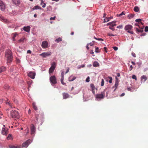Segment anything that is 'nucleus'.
Returning a JSON list of instances; mask_svg holds the SVG:
<instances>
[{
	"instance_id": "1",
	"label": "nucleus",
	"mask_w": 148,
	"mask_h": 148,
	"mask_svg": "<svg viewBox=\"0 0 148 148\" xmlns=\"http://www.w3.org/2000/svg\"><path fill=\"white\" fill-rule=\"evenodd\" d=\"M5 58L8 63H10L12 61L13 58L12 53L11 51L9 49H7L5 51Z\"/></svg>"
},
{
	"instance_id": "2",
	"label": "nucleus",
	"mask_w": 148,
	"mask_h": 148,
	"mask_svg": "<svg viewBox=\"0 0 148 148\" xmlns=\"http://www.w3.org/2000/svg\"><path fill=\"white\" fill-rule=\"evenodd\" d=\"M10 115L13 118H18L19 117L18 112L15 110H13L10 112Z\"/></svg>"
},
{
	"instance_id": "3",
	"label": "nucleus",
	"mask_w": 148,
	"mask_h": 148,
	"mask_svg": "<svg viewBox=\"0 0 148 148\" xmlns=\"http://www.w3.org/2000/svg\"><path fill=\"white\" fill-rule=\"evenodd\" d=\"M132 28L133 27L132 25H127L125 26L124 29L125 30L127 31V32L133 34H134L133 32L132 31H131Z\"/></svg>"
},
{
	"instance_id": "4",
	"label": "nucleus",
	"mask_w": 148,
	"mask_h": 148,
	"mask_svg": "<svg viewBox=\"0 0 148 148\" xmlns=\"http://www.w3.org/2000/svg\"><path fill=\"white\" fill-rule=\"evenodd\" d=\"M56 67V63L55 62H53L51 64V66L49 68V74L52 73L53 72Z\"/></svg>"
},
{
	"instance_id": "5",
	"label": "nucleus",
	"mask_w": 148,
	"mask_h": 148,
	"mask_svg": "<svg viewBox=\"0 0 148 148\" xmlns=\"http://www.w3.org/2000/svg\"><path fill=\"white\" fill-rule=\"evenodd\" d=\"M50 80L52 84H55L57 83L56 79L54 75L51 76L50 78Z\"/></svg>"
},
{
	"instance_id": "6",
	"label": "nucleus",
	"mask_w": 148,
	"mask_h": 148,
	"mask_svg": "<svg viewBox=\"0 0 148 148\" xmlns=\"http://www.w3.org/2000/svg\"><path fill=\"white\" fill-rule=\"evenodd\" d=\"M105 91L101 92V93L100 94H98L96 95V97L97 98L99 99H103L104 98V97L105 95Z\"/></svg>"
},
{
	"instance_id": "7",
	"label": "nucleus",
	"mask_w": 148,
	"mask_h": 148,
	"mask_svg": "<svg viewBox=\"0 0 148 148\" xmlns=\"http://www.w3.org/2000/svg\"><path fill=\"white\" fill-rule=\"evenodd\" d=\"M51 54L50 52H44L39 55L40 56H42L43 58H46L48 56H50Z\"/></svg>"
},
{
	"instance_id": "8",
	"label": "nucleus",
	"mask_w": 148,
	"mask_h": 148,
	"mask_svg": "<svg viewBox=\"0 0 148 148\" xmlns=\"http://www.w3.org/2000/svg\"><path fill=\"white\" fill-rule=\"evenodd\" d=\"M30 140H27L25 142L23 143L22 145V147L26 148L29 144L30 143Z\"/></svg>"
},
{
	"instance_id": "9",
	"label": "nucleus",
	"mask_w": 148,
	"mask_h": 148,
	"mask_svg": "<svg viewBox=\"0 0 148 148\" xmlns=\"http://www.w3.org/2000/svg\"><path fill=\"white\" fill-rule=\"evenodd\" d=\"M8 129L7 127H3L2 129L1 133L2 134L4 135H7L8 134Z\"/></svg>"
},
{
	"instance_id": "10",
	"label": "nucleus",
	"mask_w": 148,
	"mask_h": 148,
	"mask_svg": "<svg viewBox=\"0 0 148 148\" xmlns=\"http://www.w3.org/2000/svg\"><path fill=\"white\" fill-rule=\"evenodd\" d=\"M5 8V6L3 2L0 0V9L3 11Z\"/></svg>"
},
{
	"instance_id": "11",
	"label": "nucleus",
	"mask_w": 148,
	"mask_h": 148,
	"mask_svg": "<svg viewBox=\"0 0 148 148\" xmlns=\"http://www.w3.org/2000/svg\"><path fill=\"white\" fill-rule=\"evenodd\" d=\"M35 75L36 74L32 72H30L28 74L29 77L32 79L34 78Z\"/></svg>"
},
{
	"instance_id": "12",
	"label": "nucleus",
	"mask_w": 148,
	"mask_h": 148,
	"mask_svg": "<svg viewBox=\"0 0 148 148\" xmlns=\"http://www.w3.org/2000/svg\"><path fill=\"white\" fill-rule=\"evenodd\" d=\"M48 43L47 41H43L42 44L41 46L43 48H46L48 47Z\"/></svg>"
},
{
	"instance_id": "13",
	"label": "nucleus",
	"mask_w": 148,
	"mask_h": 148,
	"mask_svg": "<svg viewBox=\"0 0 148 148\" xmlns=\"http://www.w3.org/2000/svg\"><path fill=\"white\" fill-rule=\"evenodd\" d=\"M31 127V135L34 134L35 132L36 129L34 126L33 125Z\"/></svg>"
},
{
	"instance_id": "14",
	"label": "nucleus",
	"mask_w": 148,
	"mask_h": 148,
	"mask_svg": "<svg viewBox=\"0 0 148 148\" xmlns=\"http://www.w3.org/2000/svg\"><path fill=\"white\" fill-rule=\"evenodd\" d=\"M41 116V117H40L39 116V114H35V116L36 118V119L37 121H38V119H41V118H42L44 116V115L43 114L41 113V114H39Z\"/></svg>"
},
{
	"instance_id": "15",
	"label": "nucleus",
	"mask_w": 148,
	"mask_h": 148,
	"mask_svg": "<svg viewBox=\"0 0 148 148\" xmlns=\"http://www.w3.org/2000/svg\"><path fill=\"white\" fill-rule=\"evenodd\" d=\"M63 99H65L69 97V95L67 93L64 92L62 93Z\"/></svg>"
},
{
	"instance_id": "16",
	"label": "nucleus",
	"mask_w": 148,
	"mask_h": 148,
	"mask_svg": "<svg viewBox=\"0 0 148 148\" xmlns=\"http://www.w3.org/2000/svg\"><path fill=\"white\" fill-rule=\"evenodd\" d=\"M23 29L24 30L26 31L27 32H29L30 30V27L29 26H27V27H24Z\"/></svg>"
},
{
	"instance_id": "17",
	"label": "nucleus",
	"mask_w": 148,
	"mask_h": 148,
	"mask_svg": "<svg viewBox=\"0 0 148 148\" xmlns=\"http://www.w3.org/2000/svg\"><path fill=\"white\" fill-rule=\"evenodd\" d=\"M13 2L16 5H19L20 3V2L19 0H12Z\"/></svg>"
},
{
	"instance_id": "18",
	"label": "nucleus",
	"mask_w": 148,
	"mask_h": 148,
	"mask_svg": "<svg viewBox=\"0 0 148 148\" xmlns=\"http://www.w3.org/2000/svg\"><path fill=\"white\" fill-rule=\"evenodd\" d=\"M6 70V68L4 66H2L0 67V73L2 72L5 71Z\"/></svg>"
},
{
	"instance_id": "19",
	"label": "nucleus",
	"mask_w": 148,
	"mask_h": 148,
	"mask_svg": "<svg viewBox=\"0 0 148 148\" xmlns=\"http://www.w3.org/2000/svg\"><path fill=\"white\" fill-rule=\"evenodd\" d=\"M136 32H142L143 31V28L139 29L138 28H135Z\"/></svg>"
},
{
	"instance_id": "20",
	"label": "nucleus",
	"mask_w": 148,
	"mask_h": 148,
	"mask_svg": "<svg viewBox=\"0 0 148 148\" xmlns=\"http://www.w3.org/2000/svg\"><path fill=\"white\" fill-rule=\"evenodd\" d=\"M119 85V82H115V84L114 86L112 87V88H115L114 91H115L117 88L118 86Z\"/></svg>"
},
{
	"instance_id": "21",
	"label": "nucleus",
	"mask_w": 148,
	"mask_h": 148,
	"mask_svg": "<svg viewBox=\"0 0 148 148\" xmlns=\"http://www.w3.org/2000/svg\"><path fill=\"white\" fill-rule=\"evenodd\" d=\"M93 66L94 67H96L99 66V64L97 62H93Z\"/></svg>"
},
{
	"instance_id": "22",
	"label": "nucleus",
	"mask_w": 148,
	"mask_h": 148,
	"mask_svg": "<svg viewBox=\"0 0 148 148\" xmlns=\"http://www.w3.org/2000/svg\"><path fill=\"white\" fill-rule=\"evenodd\" d=\"M147 77L145 75H143L141 76V80H144V82H145L146 80L147 79Z\"/></svg>"
},
{
	"instance_id": "23",
	"label": "nucleus",
	"mask_w": 148,
	"mask_h": 148,
	"mask_svg": "<svg viewBox=\"0 0 148 148\" xmlns=\"http://www.w3.org/2000/svg\"><path fill=\"white\" fill-rule=\"evenodd\" d=\"M41 8L40 6L38 5H36V6H34L32 9L33 10H35L36 9H41Z\"/></svg>"
},
{
	"instance_id": "24",
	"label": "nucleus",
	"mask_w": 148,
	"mask_h": 148,
	"mask_svg": "<svg viewBox=\"0 0 148 148\" xmlns=\"http://www.w3.org/2000/svg\"><path fill=\"white\" fill-rule=\"evenodd\" d=\"M8 140H12V134H9L8 135V136L7 138Z\"/></svg>"
},
{
	"instance_id": "25",
	"label": "nucleus",
	"mask_w": 148,
	"mask_h": 148,
	"mask_svg": "<svg viewBox=\"0 0 148 148\" xmlns=\"http://www.w3.org/2000/svg\"><path fill=\"white\" fill-rule=\"evenodd\" d=\"M33 107L34 110H38L37 107L36 105V104L34 103H32Z\"/></svg>"
},
{
	"instance_id": "26",
	"label": "nucleus",
	"mask_w": 148,
	"mask_h": 148,
	"mask_svg": "<svg viewBox=\"0 0 148 148\" xmlns=\"http://www.w3.org/2000/svg\"><path fill=\"white\" fill-rule=\"evenodd\" d=\"M4 88L6 90H8L10 88V86L7 84H5L4 86Z\"/></svg>"
},
{
	"instance_id": "27",
	"label": "nucleus",
	"mask_w": 148,
	"mask_h": 148,
	"mask_svg": "<svg viewBox=\"0 0 148 148\" xmlns=\"http://www.w3.org/2000/svg\"><path fill=\"white\" fill-rule=\"evenodd\" d=\"M6 103L7 104H8L10 108H12V103H11V102H10V101L8 102L7 101Z\"/></svg>"
},
{
	"instance_id": "28",
	"label": "nucleus",
	"mask_w": 148,
	"mask_h": 148,
	"mask_svg": "<svg viewBox=\"0 0 148 148\" xmlns=\"http://www.w3.org/2000/svg\"><path fill=\"white\" fill-rule=\"evenodd\" d=\"M1 20L5 22H7L8 21L7 20L5 19L3 17H1Z\"/></svg>"
},
{
	"instance_id": "29",
	"label": "nucleus",
	"mask_w": 148,
	"mask_h": 148,
	"mask_svg": "<svg viewBox=\"0 0 148 148\" xmlns=\"http://www.w3.org/2000/svg\"><path fill=\"white\" fill-rule=\"evenodd\" d=\"M134 10L136 12H138L139 10V8L138 7H135L134 8Z\"/></svg>"
},
{
	"instance_id": "30",
	"label": "nucleus",
	"mask_w": 148,
	"mask_h": 148,
	"mask_svg": "<svg viewBox=\"0 0 148 148\" xmlns=\"http://www.w3.org/2000/svg\"><path fill=\"white\" fill-rule=\"evenodd\" d=\"M62 38H57L56 40L55 41L57 42H59L60 41H62Z\"/></svg>"
},
{
	"instance_id": "31",
	"label": "nucleus",
	"mask_w": 148,
	"mask_h": 148,
	"mask_svg": "<svg viewBox=\"0 0 148 148\" xmlns=\"http://www.w3.org/2000/svg\"><path fill=\"white\" fill-rule=\"evenodd\" d=\"M71 76L69 78V81H73L76 78V77L75 76L73 77L72 79H71Z\"/></svg>"
},
{
	"instance_id": "32",
	"label": "nucleus",
	"mask_w": 148,
	"mask_h": 148,
	"mask_svg": "<svg viewBox=\"0 0 148 148\" xmlns=\"http://www.w3.org/2000/svg\"><path fill=\"white\" fill-rule=\"evenodd\" d=\"M134 17V15L132 14H130L128 15V17L129 18H133Z\"/></svg>"
},
{
	"instance_id": "33",
	"label": "nucleus",
	"mask_w": 148,
	"mask_h": 148,
	"mask_svg": "<svg viewBox=\"0 0 148 148\" xmlns=\"http://www.w3.org/2000/svg\"><path fill=\"white\" fill-rule=\"evenodd\" d=\"M25 40V38H21L18 41L19 42H23L24 41V40Z\"/></svg>"
},
{
	"instance_id": "34",
	"label": "nucleus",
	"mask_w": 148,
	"mask_h": 148,
	"mask_svg": "<svg viewBox=\"0 0 148 148\" xmlns=\"http://www.w3.org/2000/svg\"><path fill=\"white\" fill-rule=\"evenodd\" d=\"M64 79V78H61V83L63 85H66V84L65 83H64L63 82Z\"/></svg>"
},
{
	"instance_id": "35",
	"label": "nucleus",
	"mask_w": 148,
	"mask_h": 148,
	"mask_svg": "<svg viewBox=\"0 0 148 148\" xmlns=\"http://www.w3.org/2000/svg\"><path fill=\"white\" fill-rule=\"evenodd\" d=\"M112 22V24H111V26H112V27H113L114 26H115L116 25V24L115 23L116 22V21H113Z\"/></svg>"
},
{
	"instance_id": "36",
	"label": "nucleus",
	"mask_w": 148,
	"mask_h": 148,
	"mask_svg": "<svg viewBox=\"0 0 148 148\" xmlns=\"http://www.w3.org/2000/svg\"><path fill=\"white\" fill-rule=\"evenodd\" d=\"M108 78L110 79L109 82L110 83H111L112 82V78L111 77H109Z\"/></svg>"
},
{
	"instance_id": "37",
	"label": "nucleus",
	"mask_w": 148,
	"mask_h": 148,
	"mask_svg": "<svg viewBox=\"0 0 148 148\" xmlns=\"http://www.w3.org/2000/svg\"><path fill=\"white\" fill-rule=\"evenodd\" d=\"M90 87L92 90H94L95 89V86L93 84H90Z\"/></svg>"
},
{
	"instance_id": "38",
	"label": "nucleus",
	"mask_w": 148,
	"mask_h": 148,
	"mask_svg": "<svg viewBox=\"0 0 148 148\" xmlns=\"http://www.w3.org/2000/svg\"><path fill=\"white\" fill-rule=\"evenodd\" d=\"M109 18H108V17H106V18H105L104 20V22H106L108 21H109Z\"/></svg>"
},
{
	"instance_id": "39",
	"label": "nucleus",
	"mask_w": 148,
	"mask_h": 148,
	"mask_svg": "<svg viewBox=\"0 0 148 148\" xmlns=\"http://www.w3.org/2000/svg\"><path fill=\"white\" fill-rule=\"evenodd\" d=\"M13 34H14V36H13V37L12 38L13 40L14 41V39H15V37H16V36L17 35V34L16 33H14Z\"/></svg>"
},
{
	"instance_id": "40",
	"label": "nucleus",
	"mask_w": 148,
	"mask_h": 148,
	"mask_svg": "<svg viewBox=\"0 0 148 148\" xmlns=\"http://www.w3.org/2000/svg\"><path fill=\"white\" fill-rule=\"evenodd\" d=\"M141 19H137L135 20V21L136 22H140L141 23V24H142V23L141 22Z\"/></svg>"
},
{
	"instance_id": "41",
	"label": "nucleus",
	"mask_w": 148,
	"mask_h": 148,
	"mask_svg": "<svg viewBox=\"0 0 148 148\" xmlns=\"http://www.w3.org/2000/svg\"><path fill=\"white\" fill-rule=\"evenodd\" d=\"M94 38L95 39H96L98 40H101V41H103V40L101 38H96L95 37V36H94Z\"/></svg>"
},
{
	"instance_id": "42",
	"label": "nucleus",
	"mask_w": 148,
	"mask_h": 148,
	"mask_svg": "<svg viewBox=\"0 0 148 148\" xmlns=\"http://www.w3.org/2000/svg\"><path fill=\"white\" fill-rule=\"evenodd\" d=\"M104 80L103 79H101V86H103L104 85Z\"/></svg>"
},
{
	"instance_id": "43",
	"label": "nucleus",
	"mask_w": 148,
	"mask_h": 148,
	"mask_svg": "<svg viewBox=\"0 0 148 148\" xmlns=\"http://www.w3.org/2000/svg\"><path fill=\"white\" fill-rule=\"evenodd\" d=\"M9 147L10 148H18V147H16L14 145H9Z\"/></svg>"
},
{
	"instance_id": "44",
	"label": "nucleus",
	"mask_w": 148,
	"mask_h": 148,
	"mask_svg": "<svg viewBox=\"0 0 148 148\" xmlns=\"http://www.w3.org/2000/svg\"><path fill=\"white\" fill-rule=\"evenodd\" d=\"M132 78L133 79H135L136 81L137 80V77H136V76L135 75H133L132 76Z\"/></svg>"
},
{
	"instance_id": "45",
	"label": "nucleus",
	"mask_w": 148,
	"mask_h": 148,
	"mask_svg": "<svg viewBox=\"0 0 148 148\" xmlns=\"http://www.w3.org/2000/svg\"><path fill=\"white\" fill-rule=\"evenodd\" d=\"M109 36H115V35H113L111 33H108L107 34Z\"/></svg>"
},
{
	"instance_id": "46",
	"label": "nucleus",
	"mask_w": 148,
	"mask_h": 148,
	"mask_svg": "<svg viewBox=\"0 0 148 148\" xmlns=\"http://www.w3.org/2000/svg\"><path fill=\"white\" fill-rule=\"evenodd\" d=\"M99 48L96 47L95 49V52L96 53H99L100 52V51H99Z\"/></svg>"
},
{
	"instance_id": "47",
	"label": "nucleus",
	"mask_w": 148,
	"mask_h": 148,
	"mask_svg": "<svg viewBox=\"0 0 148 148\" xmlns=\"http://www.w3.org/2000/svg\"><path fill=\"white\" fill-rule=\"evenodd\" d=\"M109 28L113 31H114L115 30L114 28H113V27H112V26L111 25H110L109 27Z\"/></svg>"
},
{
	"instance_id": "48",
	"label": "nucleus",
	"mask_w": 148,
	"mask_h": 148,
	"mask_svg": "<svg viewBox=\"0 0 148 148\" xmlns=\"http://www.w3.org/2000/svg\"><path fill=\"white\" fill-rule=\"evenodd\" d=\"M113 48L114 51H116L118 49V47H113Z\"/></svg>"
},
{
	"instance_id": "49",
	"label": "nucleus",
	"mask_w": 148,
	"mask_h": 148,
	"mask_svg": "<svg viewBox=\"0 0 148 148\" xmlns=\"http://www.w3.org/2000/svg\"><path fill=\"white\" fill-rule=\"evenodd\" d=\"M145 32L148 31V27L147 26L145 27Z\"/></svg>"
},
{
	"instance_id": "50",
	"label": "nucleus",
	"mask_w": 148,
	"mask_h": 148,
	"mask_svg": "<svg viewBox=\"0 0 148 148\" xmlns=\"http://www.w3.org/2000/svg\"><path fill=\"white\" fill-rule=\"evenodd\" d=\"M56 18V16H54V17H51L50 18V20H54Z\"/></svg>"
},
{
	"instance_id": "51",
	"label": "nucleus",
	"mask_w": 148,
	"mask_h": 148,
	"mask_svg": "<svg viewBox=\"0 0 148 148\" xmlns=\"http://www.w3.org/2000/svg\"><path fill=\"white\" fill-rule=\"evenodd\" d=\"M90 78L89 77H88L86 79V81L87 82H89L90 81Z\"/></svg>"
},
{
	"instance_id": "52",
	"label": "nucleus",
	"mask_w": 148,
	"mask_h": 148,
	"mask_svg": "<svg viewBox=\"0 0 148 148\" xmlns=\"http://www.w3.org/2000/svg\"><path fill=\"white\" fill-rule=\"evenodd\" d=\"M94 42L93 41L92 42H90L89 44V45L90 46H92L94 45Z\"/></svg>"
},
{
	"instance_id": "53",
	"label": "nucleus",
	"mask_w": 148,
	"mask_h": 148,
	"mask_svg": "<svg viewBox=\"0 0 148 148\" xmlns=\"http://www.w3.org/2000/svg\"><path fill=\"white\" fill-rule=\"evenodd\" d=\"M123 27V25H119L117 27V28H121Z\"/></svg>"
},
{
	"instance_id": "54",
	"label": "nucleus",
	"mask_w": 148,
	"mask_h": 148,
	"mask_svg": "<svg viewBox=\"0 0 148 148\" xmlns=\"http://www.w3.org/2000/svg\"><path fill=\"white\" fill-rule=\"evenodd\" d=\"M61 78H64V72H62L61 73Z\"/></svg>"
},
{
	"instance_id": "55",
	"label": "nucleus",
	"mask_w": 148,
	"mask_h": 148,
	"mask_svg": "<svg viewBox=\"0 0 148 148\" xmlns=\"http://www.w3.org/2000/svg\"><path fill=\"white\" fill-rule=\"evenodd\" d=\"M132 55L134 57H135L136 56L134 52H132Z\"/></svg>"
},
{
	"instance_id": "56",
	"label": "nucleus",
	"mask_w": 148,
	"mask_h": 148,
	"mask_svg": "<svg viewBox=\"0 0 148 148\" xmlns=\"http://www.w3.org/2000/svg\"><path fill=\"white\" fill-rule=\"evenodd\" d=\"M115 82H119V79L116 76L115 77Z\"/></svg>"
},
{
	"instance_id": "57",
	"label": "nucleus",
	"mask_w": 148,
	"mask_h": 148,
	"mask_svg": "<svg viewBox=\"0 0 148 148\" xmlns=\"http://www.w3.org/2000/svg\"><path fill=\"white\" fill-rule=\"evenodd\" d=\"M125 14L124 13V12H123L121 14H119V16H121L122 15H124Z\"/></svg>"
},
{
	"instance_id": "58",
	"label": "nucleus",
	"mask_w": 148,
	"mask_h": 148,
	"mask_svg": "<svg viewBox=\"0 0 148 148\" xmlns=\"http://www.w3.org/2000/svg\"><path fill=\"white\" fill-rule=\"evenodd\" d=\"M46 6V4L45 3H43V5H42V7L43 8H45Z\"/></svg>"
},
{
	"instance_id": "59",
	"label": "nucleus",
	"mask_w": 148,
	"mask_h": 148,
	"mask_svg": "<svg viewBox=\"0 0 148 148\" xmlns=\"http://www.w3.org/2000/svg\"><path fill=\"white\" fill-rule=\"evenodd\" d=\"M130 71H131L133 69V66L132 65H131L130 66Z\"/></svg>"
},
{
	"instance_id": "60",
	"label": "nucleus",
	"mask_w": 148,
	"mask_h": 148,
	"mask_svg": "<svg viewBox=\"0 0 148 148\" xmlns=\"http://www.w3.org/2000/svg\"><path fill=\"white\" fill-rule=\"evenodd\" d=\"M104 49L105 51H106V52H107V48L106 47H104Z\"/></svg>"
},
{
	"instance_id": "61",
	"label": "nucleus",
	"mask_w": 148,
	"mask_h": 148,
	"mask_svg": "<svg viewBox=\"0 0 148 148\" xmlns=\"http://www.w3.org/2000/svg\"><path fill=\"white\" fill-rule=\"evenodd\" d=\"M89 45V44H88L87 45L86 48L87 49H89V47L88 46Z\"/></svg>"
},
{
	"instance_id": "62",
	"label": "nucleus",
	"mask_w": 148,
	"mask_h": 148,
	"mask_svg": "<svg viewBox=\"0 0 148 148\" xmlns=\"http://www.w3.org/2000/svg\"><path fill=\"white\" fill-rule=\"evenodd\" d=\"M27 53H31V51L29 50H28L27 51Z\"/></svg>"
},
{
	"instance_id": "63",
	"label": "nucleus",
	"mask_w": 148,
	"mask_h": 148,
	"mask_svg": "<svg viewBox=\"0 0 148 148\" xmlns=\"http://www.w3.org/2000/svg\"><path fill=\"white\" fill-rule=\"evenodd\" d=\"M69 68H68L67 69V70L66 72L65 73L66 74V73H67L69 72Z\"/></svg>"
},
{
	"instance_id": "64",
	"label": "nucleus",
	"mask_w": 148,
	"mask_h": 148,
	"mask_svg": "<svg viewBox=\"0 0 148 148\" xmlns=\"http://www.w3.org/2000/svg\"><path fill=\"white\" fill-rule=\"evenodd\" d=\"M127 90L128 91H130L131 90V88L130 87L128 88H127Z\"/></svg>"
}]
</instances>
